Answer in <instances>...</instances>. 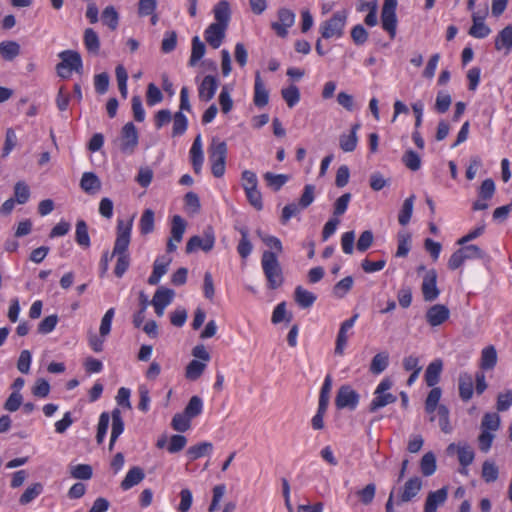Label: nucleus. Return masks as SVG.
Listing matches in <instances>:
<instances>
[{"mask_svg": "<svg viewBox=\"0 0 512 512\" xmlns=\"http://www.w3.org/2000/svg\"><path fill=\"white\" fill-rule=\"evenodd\" d=\"M133 217L125 222L119 219L116 227V240L114 242V254L117 257L114 274L121 278L130 266V255L128 248L131 240Z\"/></svg>", "mask_w": 512, "mask_h": 512, "instance_id": "obj_1", "label": "nucleus"}, {"mask_svg": "<svg viewBox=\"0 0 512 512\" xmlns=\"http://www.w3.org/2000/svg\"><path fill=\"white\" fill-rule=\"evenodd\" d=\"M261 266L269 289L275 290L282 286L284 282L283 271L275 252L265 250L262 253Z\"/></svg>", "mask_w": 512, "mask_h": 512, "instance_id": "obj_2", "label": "nucleus"}, {"mask_svg": "<svg viewBox=\"0 0 512 512\" xmlns=\"http://www.w3.org/2000/svg\"><path fill=\"white\" fill-rule=\"evenodd\" d=\"M209 159L211 161V172L214 177L220 178L225 173L227 145L224 141H218L213 138L208 149Z\"/></svg>", "mask_w": 512, "mask_h": 512, "instance_id": "obj_3", "label": "nucleus"}, {"mask_svg": "<svg viewBox=\"0 0 512 512\" xmlns=\"http://www.w3.org/2000/svg\"><path fill=\"white\" fill-rule=\"evenodd\" d=\"M348 13L346 10L335 12L328 20L324 21L320 28L321 37L324 39L340 38L344 34Z\"/></svg>", "mask_w": 512, "mask_h": 512, "instance_id": "obj_4", "label": "nucleus"}, {"mask_svg": "<svg viewBox=\"0 0 512 512\" xmlns=\"http://www.w3.org/2000/svg\"><path fill=\"white\" fill-rule=\"evenodd\" d=\"M61 62L56 65V71L59 77L68 78L72 71L82 73L83 63L79 52L74 50H64L59 53Z\"/></svg>", "mask_w": 512, "mask_h": 512, "instance_id": "obj_5", "label": "nucleus"}, {"mask_svg": "<svg viewBox=\"0 0 512 512\" xmlns=\"http://www.w3.org/2000/svg\"><path fill=\"white\" fill-rule=\"evenodd\" d=\"M397 0H384L381 10V26L391 40L396 36L398 19L396 15Z\"/></svg>", "mask_w": 512, "mask_h": 512, "instance_id": "obj_6", "label": "nucleus"}, {"mask_svg": "<svg viewBox=\"0 0 512 512\" xmlns=\"http://www.w3.org/2000/svg\"><path fill=\"white\" fill-rule=\"evenodd\" d=\"M204 237L198 235L192 236L186 243L185 251L187 254L195 252L197 249H201L204 252H209L215 245V234L211 226H207L203 232Z\"/></svg>", "mask_w": 512, "mask_h": 512, "instance_id": "obj_7", "label": "nucleus"}, {"mask_svg": "<svg viewBox=\"0 0 512 512\" xmlns=\"http://www.w3.org/2000/svg\"><path fill=\"white\" fill-rule=\"evenodd\" d=\"M360 395L350 385H342L336 394L335 405L337 409L355 410L359 404Z\"/></svg>", "mask_w": 512, "mask_h": 512, "instance_id": "obj_8", "label": "nucleus"}, {"mask_svg": "<svg viewBox=\"0 0 512 512\" xmlns=\"http://www.w3.org/2000/svg\"><path fill=\"white\" fill-rule=\"evenodd\" d=\"M139 142V134L132 122L126 123L120 134V150L125 154H132Z\"/></svg>", "mask_w": 512, "mask_h": 512, "instance_id": "obj_9", "label": "nucleus"}, {"mask_svg": "<svg viewBox=\"0 0 512 512\" xmlns=\"http://www.w3.org/2000/svg\"><path fill=\"white\" fill-rule=\"evenodd\" d=\"M295 13L287 8H280L278 10V22H272L271 28L275 31V33L281 37L285 38L288 35V28L292 27L295 23Z\"/></svg>", "mask_w": 512, "mask_h": 512, "instance_id": "obj_10", "label": "nucleus"}, {"mask_svg": "<svg viewBox=\"0 0 512 512\" xmlns=\"http://www.w3.org/2000/svg\"><path fill=\"white\" fill-rule=\"evenodd\" d=\"M423 298L427 302H432L438 298L440 291L437 288V272L430 269L426 272L422 283Z\"/></svg>", "mask_w": 512, "mask_h": 512, "instance_id": "obj_11", "label": "nucleus"}, {"mask_svg": "<svg viewBox=\"0 0 512 512\" xmlns=\"http://www.w3.org/2000/svg\"><path fill=\"white\" fill-rule=\"evenodd\" d=\"M449 317L450 310L443 304H435L429 307L425 314L426 321L431 327L442 325Z\"/></svg>", "mask_w": 512, "mask_h": 512, "instance_id": "obj_12", "label": "nucleus"}, {"mask_svg": "<svg viewBox=\"0 0 512 512\" xmlns=\"http://www.w3.org/2000/svg\"><path fill=\"white\" fill-rule=\"evenodd\" d=\"M422 488V480L421 478L415 476L410 479H408L399 494L397 505H400L402 503H407L411 501L421 490Z\"/></svg>", "mask_w": 512, "mask_h": 512, "instance_id": "obj_13", "label": "nucleus"}, {"mask_svg": "<svg viewBox=\"0 0 512 512\" xmlns=\"http://www.w3.org/2000/svg\"><path fill=\"white\" fill-rule=\"evenodd\" d=\"M218 88V80L213 75H206L198 88V96L201 101L208 102L213 99Z\"/></svg>", "mask_w": 512, "mask_h": 512, "instance_id": "obj_14", "label": "nucleus"}, {"mask_svg": "<svg viewBox=\"0 0 512 512\" xmlns=\"http://www.w3.org/2000/svg\"><path fill=\"white\" fill-rule=\"evenodd\" d=\"M447 497V487H442L437 491L429 492L425 501L424 512H436L438 507L445 503Z\"/></svg>", "mask_w": 512, "mask_h": 512, "instance_id": "obj_15", "label": "nucleus"}, {"mask_svg": "<svg viewBox=\"0 0 512 512\" xmlns=\"http://www.w3.org/2000/svg\"><path fill=\"white\" fill-rule=\"evenodd\" d=\"M226 27H223L222 25H218L215 23L210 24L205 32L204 37L207 43L213 48L217 49L221 46L224 38H225V31Z\"/></svg>", "mask_w": 512, "mask_h": 512, "instance_id": "obj_16", "label": "nucleus"}, {"mask_svg": "<svg viewBox=\"0 0 512 512\" xmlns=\"http://www.w3.org/2000/svg\"><path fill=\"white\" fill-rule=\"evenodd\" d=\"M487 15V9L482 13L481 17H477V12L472 14L473 25L469 29V35L474 38L483 39L491 33V29L484 23Z\"/></svg>", "mask_w": 512, "mask_h": 512, "instance_id": "obj_17", "label": "nucleus"}, {"mask_svg": "<svg viewBox=\"0 0 512 512\" xmlns=\"http://www.w3.org/2000/svg\"><path fill=\"white\" fill-rule=\"evenodd\" d=\"M190 160L194 172L196 174H200L204 162V154L202 150V141L200 134L197 135L193 141L192 147L190 149Z\"/></svg>", "mask_w": 512, "mask_h": 512, "instance_id": "obj_18", "label": "nucleus"}, {"mask_svg": "<svg viewBox=\"0 0 512 512\" xmlns=\"http://www.w3.org/2000/svg\"><path fill=\"white\" fill-rule=\"evenodd\" d=\"M474 378L467 372H462L458 378L459 396L462 401L467 402L473 396Z\"/></svg>", "mask_w": 512, "mask_h": 512, "instance_id": "obj_19", "label": "nucleus"}, {"mask_svg": "<svg viewBox=\"0 0 512 512\" xmlns=\"http://www.w3.org/2000/svg\"><path fill=\"white\" fill-rule=\"evenodd\" d=\"M254 104L258 108L266 106L269 102V92L265 88V85L261 79L260 73L257 72L255 75L254 83Z\"/></svg>", "mask_w": 512, "mask_h": 512, "instance_id": "obj_20", "label": "nucleus"}, {"mask_svg": "<svg viewBox=\"0 0 512 512\" xmlns=\"http://www.w3.org/2000/svg\"><path fill=\"white\" fill-rule=\"evenodd\" d=\"M360 123H355L351 126V131L348 135L342 134L339 138L340 148L344 152H353L358 143L357 132L360 129Z\"/></svg>", "mask_w": 512, "mask_h": 512, "instance_id": "obj_21", "label": "nucleus"}, {"mask_svg": "<svg viewBox=\"0 0 512 512\" xmlns=\"http://www.w3.org/2000/svg\"><path fill=\"white\" fill-rule=\"evenodd\" d=\"M442 369L443 362L441 359H435L427 366L424 378L428 387H434L438 384Z\"/></svg>", "mask_w": 512, "mask_h": 512, "instance_id": "obj_22", "label": "nucleus"}, {"mask_svg": "<svg viewBox=\"0 0 512 512\" xmlns=\"http://www.w3.org/2000/svg\"><path fill=\"white\" fill-rule=\"evenodd\" d=\"M235 230H237L241 239L237 245V252L241 258H247L253 249L252 243L249 240V229L247 226H235Z\"/></svg>", "mask_w": 512, "mask_h": 512, "instance_id": "obj_23", "label": "nucleus"}, {"mask_svg": "<svg viewBox=\"0 0 512 512\" xmlns=\"http://www.w3.org/2000/svg\"><path fill=\"white\" fill-rule=\"evenodd\" d=\"M495 49L500 51L505 49V55L512 50V25L503 28L495 38Z\"/></svg>", "mask_w": 512, "mask_h": 512, "instance_id": "obj_24", "label": "nucleus"}, {"mask_svg": "<svg viewBox=\"0 0 512 512\" xmlns=\"http://www.w3.org/2000/svg\"><path fill=\"white\" fill-rule=\"evenodd\" d=\"M81 189L88 194H95L101 188L99 177L93 172L83 173L80 180Z\"/></svg>", "mask_w": 512, "mask_h": 512, "instance_id": "obj_25", "label": "nucleus"}, {"mask_svg": "<svg viewBox=\"0 0 512 512\" xmlns=\"http://www.w3.org/2000/svg\"><path fill=\"white\" fill-rule=\"evenodd\" d=\"M214 17L217 22L215 24L222 25L223 27H228V23L230 21V5L226 0L219 1L214 7Z\"/></svg>", "mask_w": 512, "mask_h": 512, "instance_id": "obj_26", "label": "nucleus"}, {"mask_svg": "<svg viewBox=\"0 0 512 512\" xmlns=\"http://www.w3.org/2000/svg\"><path fill=\"white\" fill-rule=\"evenodd\" d=\"M145 478V473L142 468L138 466L132 467L122 480L120 487L123 490H128L133 486L139 484Z\"/></svg>", "mask_w": 512, "mask_h": 512, "instance_id": "obj_27", "label": "nucleus"}, {"mask_svg": "<svg viewBox=\"0 0 512 512\" xmlns=\"http://www.w3.org/2000/svg\"><path fill=\"white\" fill-rule=\"evenodd\" d=\"M317 297L314 293L304 289L302 286H297L294 291L295 302L303 309L310 308Z\"/></svg>", "mask_w": 512, "mask_h": 512, "instance_id": "obj_28", "label": "nucleus"}, {"mask_svg": "<svg viewBox=\"0 0 512 512\" xmlns=\"http://www.w3.org/2000/svg\"><path fill=\"white\" fill-rule=\"evenodd\" d=\"M213 450V444L211 442H200L196 445L190 446L186 451L187 457L190 461H194L205 455H208Z\"/></svg>", "mask_w": 512, "mask_h": 512, "instance_id": "obj_29", "label": "nucleus"}, {"mask_svg": "<svg viewBox=\"0 0 512 512\" xmlns=\"http://www.w3.org/2000/svg\"><path fill=\"white\" fill-rule=\"evenodd\" d=\"M175 296L174 290L166 287H159L150 301L152 305H161L167 307Z\"/></svg>", "mask_w": 512, "mask_h": 512, "instance_id": "obj_30", "label": "nucleus"}, {"mask_svg": "<svg viewBox=\"0 0 512 512\" xmlns=\"http://www.w3.org/2000/svg\"><path fill=\"white\" fill-rule=\"evenodd\" d=\"M497 364V352L494 346H487L482 350L480 367L483 370H491Z\"/></svg>", "mask_w": 512, "mask_h": 512, "instance_id": "obj_31", "label": "nucleus"}, {"mask_svg": "<svg viewBox=\"0 0 512 512\" xmlns=\"http://www.w3.org/2000/svg\"><path fill=\"white\" fill-rule=\"evenodd\" d=\"M75 241L83 248H89L91 244L87 223L82 219L76 223Z\"/></svg>", "mask_w": 512, "mask_h": 512, "instance_id": "obj_32", "label": "nucleus"}, {"mask_svg": "<svg viewBox=\"0 0 512 512\" xmlns=\"http://www.w3.org/2000/svg\"><path fill=\"white\" fill-rule=\"evenodd\" d=\"M206 52L205 44L200 40L199 36H194L192 38V49L191 56L189 59V65L191 67L196 66V64L202 59Z\"/></svg>", "mask_w": 512, "mask_h": 512, "instance_id": "obj_33", "label": "nucleus"}, {"mask_svg": "<svg viewBox=\"0 0 512 512\" xmlns=\"http://www.w3.org/2000/svg\"><path fill=\"white\" fill-rule=\"evenodd\" d=\"M263 178L267 186L275 192L279 191L289 180V176L286 174H274L272 172H266Z\"/></svg>", "mask_w": 512, "mask_h": 512, "instance_id": "obj_34", "label": "nucleus"}, {"mask_svg": "<svg viewBox=\"0 0 512 512\" xmlns=\"http://www.w3.org/2000/svg\"><path fill=\"white\" fill-rule=\"evenodd\" d=\"M389 365V354L388 352H380L376 354L370 364V372L378 375L382 373Z\"/></svg>", "mask_w": 512, "mask_h": 512, "instance_id": "obj_35", "label": "nucleus"}, {"mask_svg": "<svg viewBox=\"0 0 512 512\" xmlns=\"http://www.w3.org/2000/svg\"><path fill=\"white\" fill-rule=\"evenodd\" d=\"M151 304L148 299V296L141 291L139 293V310L133 315V324L136 328H140L145 320V311L147 307Z\"/></svg>", "mask_w": 512, "mask_h": 512, "instance_id": "obj_36", "label": "nucleus"}, {"mask_svg": "<svg viewBox=\"0 0 512 512\" xmlns=\"http://www.w3.org/2000/svg\"><path fill=\"white\" fill-rule=\"evenodd\" d=\"M0 54L5 60L12 61L20 54V45L16 41H2Z\"/></svg>", "mask_w": 512, "mask_h": 512, "instance_id": "obj_37", "label": "nucleus"}, {"mask_svg": "<svg viewBox=\"0 0 512 512\" xmlns=\"http://www.w3.org/2000/svg\"><path fill=\"white\" fill-rule=\"evenodd\" d=\"M397 397L392 393L375 394L374 399L369 405L370 412H376L378 409L385 407L388 404L396 402Z\"/></svg>", "mask_w": 512, "mask_h": 512, "instance_id": "obj_38", "label": "nucleus"}, {"mask_svg": "<svg viewBox=\"0 0 512 512\" xmlns=\"http://www.w3.org/2000/svg\"><path fill=\"white\" fill-rule=\"evenodd\" d=\"M414 200L415 195H411L404 200L398 215V222L400 225L406 226L410 222L413 213Z\"/></svg>", "mask_w": 512, "mask_h": 512, "instance_id": "obj_39", "label": "nucleus"}, {"mask_svg": "<svg viewBox=\"0 0 512 512\" xmlns=\"http://www.w3.org/2000/svg\"><path fill=\"white\" fill-rule=\"evenodd\" d=\"M397 239L398 247L395 256L406 257L411 249V234L406 231H400Z\"/></svg>", "mask_w": 512, "mask_h": 512, "instance_id": "obj_40", "label": "nucleus"}, {"mask_svg": "<svg viewBox=\"0 0 512 512\" xmlns=\"http://www.w3.org/2000/svg\"><path fill=\"white\" fill-rule=\"evenodd\" d=\"M173 128H172V136H182L187 128H188V119L181 111H177L173 115Z\"/></svg>", "mask_w": 512, "mask_h": 512, "instance_id": "obj_41", "label": "nucleus"}, {"mask_svg": "<svg viewBox=\"0 0 512 512\" xmlns=\"http://www.w3.org/2000/svg\"><path fill=\"white\" fill-rule=\"evenodd\" d=\"M110 417L112 419L111 435H113V440L118 439L124 431V420L122 418L121 410L119 408H114Z\"/></svg>", "mask_w": 512, "mask_h": 512, "instance_id": "obj_42", "label": "nucleus"}, {"mask_svg": "<svg viewBox=\"0 0 512 512\" xmlns=\"http://www.w3.org/2000/svg\"><path fill=\"white\" fill-rule=\"evenodd\" d=\"M186 229V222L180 215H174L171 222V237L180 243Z\"/></svg>", "mask_w": 512, "mask_h": 512, "instance_id": "obj_43", "label": "nucleus"}, {"mask_svg": "<svg viewBox=\"0 0 512 512\" xmlns=\"http://www.w3.org/2000/svg\"><path fill=\"white\" fill-rule=\"evenodd\" d=\"M441 395L442 391L439 387H432L425 401V411L428 414H433L436 410H438V403Z\"/></svg>", "mask_w": 512, "mask_h": 512, "instance_id": "obj_44", "label": "nucleus"}, {"mask_svg": "<svg viewBox=\"0 0 512 512\" xmlns=\"http://www.w3.org/2000/svg\"><path fill=\"white\" fill-rule=\"evenodd\" d=\"M437 468L436 457L432 452H427L423 455L420 461V469L424 476H431L435 473Z\"/></svg>", "mask_w": 512, "mask_h": 512, "instance_id": "obj_45", "label": "nucleus"}, {"mask_svg": "<svg viewBox=\"0 0 512 512\" xmlns=\"http://www.w3.org/2000/svg\"><path fill=\"white\" fill-rule=\"evenodd\" d=\"M43 491V485L39 482L29 486L19 498L21 505H27L38 497Z\"/></svg>", "mask_w": 512, "mask_h": 512, "instance_id": "obj_46", "label": "nucleus"}, {"mask_svg": "<svg viewBox=\"0 0 512 512\" xmlns=\"http://www.w3.org/2000/svg\"><path fill=\"white\" fill-rule=\"evenodd\" d=\"M281 95L290 108L294 107L300 101L299 88L294 84L283 88L281 90Z\"/></svg>", "mask_w": 512, "mask_h": 512, "instance_id": "obj_47", "label": "nucleus"}, {"mask_svg": "<svg viewBox=\"0 0 512 512\" xmlns=\"http://www.w3.org/2000/svg\"><path fill=\"white\" fill-rule=\"evenodd\" d=\"M84 44L89 52L98 53L100 49V40L97 33L92 28L85 29Z\"/></svg>", "mask_w": 512, "mask_h": 512, "instance_id": "obj_48", "label": "nucleus"}, {"mask_svg": "<svg viewBox=\"0 0 512 512\" xmlns=\"http://www.w3.org/2000/svg\"><path fill=\"white\" fill-rule=\"evenodd\" d=\"M103 24L112 31L116 30L119 24V14L113 6H107L102 12Z\"/></svg>", "mask_w": 512, "mask_h": 512, "instance_id": "obj_49", "label": "nucleus"}, {"mask_svg": "<svg viewBox=\"0 0 512 512\" xmlns=\"http://www.w3.org/2000/svg\"><path fill=\"white\" fill-rule=\"evenodd\" d=\"M30 188L24 181H18L14 185V199L18 204H25L30 198Z\"/></svg>", "mask_w": 512, "mask_h": 512, "instance_id": "obj_50", "label": "nucleus"}, {"mask_svg": "<svg viewBox=\"0 0 512 512\" xmlns=\"http://www.w3.org/2000/svg\"><path fill=\"white\" fill-rule=\"evenodd\" d=\"M353 283V277L346 276L334 285L333 295L339 299L343 298L352 289Z\"/></svg>", "mask_w": 512, "mask_h": 512, "instance_id": "obj_51", "label": "nucleus"}, {"mask_svg": "<svg viewBox=\"0 0 512 512\" xmlns=\"http://www.w3.org/2000/svg\"><path fill=\"white\" fill-rule=\"evenodd\" d=\"M140 232L143 235H147L154 231V211L151 209H146L142 213L140 218Z\"/></svg>", "mask_w": 512, "mask_h": 512, "instance_id": "obj_52", "label": "nucleus"}, {"mask_svg": "<svg viewBox=\"0 0 512 512\" xmlns=\"http://www.w3.org/2000/svg\"><path fill=\"white\" fill-rule=\"evenodd\" d=\"M205 368L206 364L194 359L186 366L185 376L187 379L195 381L200 378Z\"/></svg>", "mask_w": 512, "mask_h": 512, "instance_id": "obj_53", "label": "nucleus"}, {"mask_svg": "<svg viewBox=\"0 0 512 512\" xmlns=\"http://www.w3.org/2000/svg\"><path fill=\"white\" fill-rule=\"evenodd\" d=\"M402 162L411 171H418L421 167V158L412 149L405 151L402 156Z\"/></svg>", "mask_w": 512, "mask_h": 512, "instance_id": "obj_54", "label": "nucleus"}, {"mask_svg": "<svg viewBox=\"0 0 512 512\" xmlns=\"http://www.w3.org/2000/svg\"><path fill=\"white\" fill-rule=\"evenodd\" d=\"M109 422H110V414L108 412H102L99 416V422L97 425V433H96L97 444L103 443L105 436L107 434Z\"/></svg>", "mask_w": 512, "mask_h": 512, "instance_id": "obj_55", "label": "nucleus"}, {"mask_svg": "<svg viewBox=\"0 0 512 512\" xmlns=\"http://www.w3.org/2000/svg\"><path fill=\"white\" fill-rule=\"evenodd\" d=\"M203 402L199 396H192L186 405L184 412L191 419L199 416L202 412Z\"/></svg>", "mask_w": 512, "mask_h": 512, "instance_id": "obj_56", "label": "nucleus"}, {"mask_svg": "<svg viewBox=\"0 0 512 512\" xmlns=\"http://www.w3.org/2000/svg\"><path fill=\"white\" fill-rule=\"evenodd\" d=\"M70 474L74 479L89 480L93 475V469L89 464H78L71 467Z\"/></svg>", "mask_w": 512, "mask_h": 512, "instance_id": "obj_57", "label": "nucleus"}, {"mask_svg": "<svg viewBox=\"0 0 512 512\" xmlns=\"http://www.w3.org/2000/svg\"><path fill=\"white\" fill-rule=\"evenodd\" d=\"M500 427V416L497 413H485L481 421V430L497 431Z\"/></svg>", "mask_w": 512, "mask_h": 512, "instance_id": "obj_58", "label": "nucleus"}, {"mask_svg": "<svg viewBox=\"0 0 512 512\" xmlns=\"http://www.w3.org/2000/svg\"><path fill=\"white\" fill-rule=\"evenodd\" d=\"M375 494H376V485L374 483H369L364 488H362L356 492V495L358 496L359 501L363 505H370L375 498Z\"/></svg>", "mask_w": 512, "mask_h": 512, "instance_id": "obj_59", "label": "nucleus"}, {"mask_svg": "<svg viewBox=\"0 0 512 512\" xmlns=\"http://www.w3.org/2000/svg\"><path fill=\"white\" fill-rule=\"evenodd\" d=\"M58 320L59 318L56 314H52L45 317L43 320L39 322L37 332L42 335L51 333L55 329Z\"/></svg>", "mask_w": 512, "mask_h": 512, "instance_id": "obj_60", "label": "nucleus"}, {"mask_svg": "<svg viewBox=\"0 0 512 512\" xmlns=\"http://www.w3.org/2000/svg\"><path fill=\"white\" fill-rule=\"evenodd\" d=\"M391 183L390 178H385L379 171H375L370 175L369 185L374 191H380L384 187L389 186Z\"/></svg>", "mask_w": 512, "mask_h": 512, "instance_id": "obj_61", "label": "nucleus"}, {"mask_svg": "<svg viewBox=\"0 0 512 512\" xmlns=\"http://www.w3.org/2000/svg\"><path fill=\"white\" fill-rule=\"evenodd\" d=\"M190 420H191V418L188 417L185 414V412L183 414L177 413L172 418L171 426L175 431L185 432L190 428V425H191Z\"/></svg>", "mask_w": 512, "mask_h": 512, "instance_id": "obj_62", "label": "nucleus"}, {"mask_svg": "<svg viewBox=\"0 0 512 512\" xmlns=\"http://www.w3.org/2000/svg\"><path fill=\"white\" fill-rule=\"evenodd\" d=\"M498 467L490 461H485L482 465V477L487 483L495 482L498 478Z\"/></svg>", "mask_w": 512, "mask_h": 512, "instance_id": "obj_63", "label": "nucleus"}, {"mask_svg": "<svg viewBox=\"0 0 512 512\" xmlns=\"http://www.w3.org/2000/svg\"><path fill=\"white\" fill-rule=\"evenodd\" d=\"M494 193H495V183H494L493 179H491V178L485 179L479 187V191H478L479 198L484 201H487L493 197Z\"/></svg>", "mask_w": 512, "mask_h": 512, "instance_id": "obj_64", "label": "nucleus"}]
</instances>
